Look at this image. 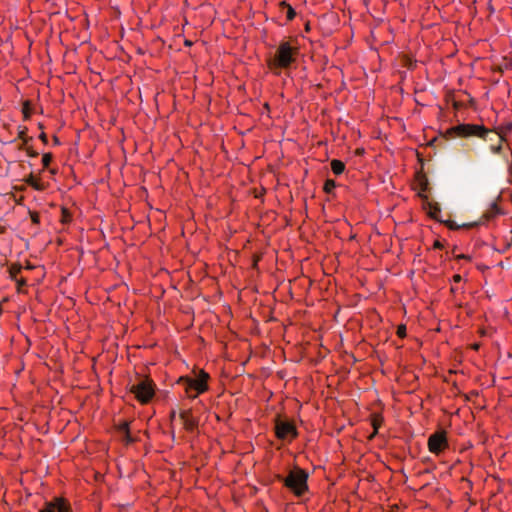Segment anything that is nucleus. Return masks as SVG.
<instances>
[{
	"mask_svg": "<svg viewBox=\"0 0 512 512\" xmlns=\"http://www.w3.org/2000/svg\"><path fill=\"white\" fill-rule=\"evenodd\" d=\"M208 378L209 375L204 371H200L196 378H182L188 396L196 398L199 394L205 392L208 388Z\"/></svg>",
	"mask_w": 512,
	"mask_h": 512,
	"instance_id": "obj_4",
	"label": "nucleus"
},
{
	"mask_svg": "<svg viewBox=\"0 0 512 512\" xmlns=\"http://www.w3.org/2000/svg\"><path fill=\"white\" fill-rule=\"evenodd\" d=\"M462 281V277L459 274H456L453 276V282L454 283H460Z\"/></svg>",
	"mask_w": 512,
	"mask_h": 512,
	"instance_id": "obj_18",
	"label": "nucleus"
},
{
	"mask_svg": "<svg viewBox=\"0 0 512 512\" xmlns=\"http://www.w3.org/2000/svg\"><path fill=\"white\" fill-rule=\"evenodd\" d=\"M276 436L279 439H293L297 436V430L294 424L288 421L277 420L275 423Z\"/></svg>",
	"mask_w": 512,
	"mask_h": 512,
	"instance_id": "obj_7",
	"label": "nucleus"
},
{
	"mask_svg": "<svg viewBox=\"0 0 512 512\" xmlns=\"http://www.w3.org/2000/svg\"><path fill=\"white\" fill-rule=\"evenodd\" d=\"M397 334L399 337H404L406 335V327L404 325H400L397 329Z\"/></svg>",
	"mask_w": 512,
	"mask_h": 512,
	"instance_id": "obj_15",
	"label": "nucleus"
},
{
	"mask_svg": "<svg viewBox=\"0 0 512 512\" xmlns=\"http://www.w3.org/2000/svg\"><path fill=\"white\" fill-rule=\"evenodd\" d=\"M30 184H31L33 187H35L36 189H40V187L38 186V184H37V183H35V182H30Z\"/></svg>",
	"mask_w": 512,
	"mask_h": 512,
	"instance_id": "obj_20",
	"label": "nucleus"
},
{
	"mask_svg": "<svg viewBox=\"0 0 512 512\" xmlns=\"http://www.w3.org/2000/svg\"><path fill=\"white\" fill-rule=\"evenodd\" d=\"M296 49L293 48L288 42H283L279 45L275 57L271 62L273 68H288L294 61Z\"/></svg>",
	"mask_w": 512,
	"mask_h": 512,
	"instance_id": "obj_2",
	"label": "nucleus"
},
{
	"mask_svg": "<svg viewBox=\"0 0 512 512\" xmlns=\"http://www.w3.org/2000/svg\"><path fill=\"white\" fill-rule=\"evenodd\" d=\"M18 283H19L20 285H23V284H25V281H24V280H21V281H18Z\"/></svg>",
	"mask_w": 512,
	"mask_h": 512,
	"instance_id": "obj_21",
	"label": "nucleus"
},
{
	"mask_svg": "<svg viewBox=\"0 0 512 512\" xmlns=\"http://www.w3.org/2000/svg\"><path fill=\"white\" fill-rule=\"evenodd\" d=\"M454 130L456 131V133L459 136H472V135H475V136H478V137H481V138H484V139H490L489 135L492 134V135L498 137L500 142H502L504 140V132H503V130H501V132H499V133H494L492 131H489V130L485 129L481 125L461 124V125L456 126L454 128Z\"/></svg>",
	"mask_w": 512,
	"mask_h": 512,
	"instance_id": "obj_3",
	"label": "nucleus"
},
{
	"mask_svg": "<svg viewBox=\"0 0 512 512\" xmlns=\"http://www.w3.org/2000/svg\"><path fill=\"white\" fill-rule=\"evenodd\" d=\"M130 390L137 400L143 404L148 403L155 393L154 384L149 379H142L138 383L133 384Z\"/></svg>",
	"mask_w": 512,
	"mask_h": 512,
	"instance_id": "obj_5",
	"label": "nucleus"
},
{
	"mask_svg": "<svg viewBox=\"0 0 512 512\" xmlns=\"http://www.w3.org/2000/svg\"><path fill=\"white\" fill-rule=\"evenodd\" d=\"M500 150H501V144L496 145V146H491V151L493 153H499Z\"/></svg>",
	"mask_w": 512,
	"mask_h": 512,
	"instance_id": "obj_17",
	"label": "nucleus"
},
{
	"mask_svg": "<svg viewBox=\"0 0 512 512\" xmlns=\"http://www.w3.org/2000/svg\"><path fill=\"white\" fill-rule=\"evenodd\" d=\"M180 419L186 430H193L197 426V420L190 411H182Z\"/></svg>",
	"mask_w": 512,
	"mask_h": 512,
	"instance_id": "obj_9",
	"label": "nucleus"
},
{
	"mask_svg": "<svg viewBox=\"0 0 512 512\" xmlns=\"http://www.w3.org/2000/svg\"><path fill=\"white\" fill-rule=\"evenodd\" d=\"M374 429H375V432H376L377 431L376 423H374Z\"/></svg>",
	"mask_w": 512,
	"mask_h": 512,
	"instance_id": "obj_22",
	"label": "nucleus"
},
{
	"mask_svg": "<svg viewBox=\"0 0 512 512\" xmlns=\"http://www.w3.org/2000/svg\"><path fill=\"white\" fill-rule=\"evenodd\" d=\"M308 474L302 469H295L290 471L288 476L285 478L284 484L290 489L296 496H302L307 486Z\"/></svg>",
	"mask_w": 512,
	"mask_h": 512,
	"instance_id": "obj_1",
	"label": "nucleus"
},
{
	"mask_svg": "<svg viewBox=\"0 0 512 512\" xmlns=\"http://www.w3.org/2000/svg\"><path fill=\"white\" fill-rule=\"evenodd\" d=\"M50 162H51V155L50 154L43 155V157H42L43 166L47 167L50 164Z\"/></svg>",
	"mask_w": 512,
	"mask_h": 512,
	"instance_id": "obj_14",
	"label": "nucleus"
},
{
	"mask_svg": "<svg viewBox=\"0 0 512 512\" xmlns=\"http://www.w3.org/2000/svg\"><path fill=\"white\" fill-rule=\"evenodd\" d=\"M506 130L507 131H511L512 130V123L507 124Z\"/></svg>",
	"mask_w": 512,
	"mask_h": 512,
	"instance_id": "obj_19",
	"label": "nucleus"
},
{
	"mask_svg": "<svg viewBox=\"0 0 512 512\" xmlns=\"http://www.w3.org/2000/svg\"><path fill=\"white\" fill-rule=\"evenodd\" d=\"M41 512H70V508L63 498H54L45 503Z\"/></svg>",
	"mask_w": 512,
	"mask_h": 512,
	"instance_id": "obj_8",
	"label": "nucleus"
},
{
	"mask_svg": "<svg viewBox=\"0 0 512 512\" xmlns=\"http://www.w3.org/2000/svg\"><path fill=\"white\" fill-rule=\"evenodd\" d=\"M335 187H336V184H335L334 180L328 179L324 183V190L327 193H331L335 189Z\"/></svg>",
	"mask_w": 512,
	"mask_h": 512,
	"instance_id": "obj_13",
	"label": "nucleus"
},
{
	"mask_svg": "<svg viewBox=\"0 0 512 512\" xmlns=\"http://www.w3.org/2000/svg\"><path fill=\"white\" fill-rule=\"evenodd\" d=\"M119 431L124 433V440L126 441V443L133 442V439H132V437L130 435V432H129V427H128V423L127 422H124L121 425H119Z\"/></svg>",
	"mask_w": 512,
	"mask_h": 512,
	"instance_id": "obj_11",
	"label": "nucleus"
},
{
	"mask_svg": "<svg viewBox=\"0 0 512 512\" xmlns=\"http://www.w3.org/2000/svg\"><path fill=\"white\" fill-rule=\"evenodd\" d=\"M499 213H500V209L498 208L497 204L492 203L490 209L486 212L485 215L487 218H492Z\"/></svg>",
	"mask_w": 512,
	"mask_h": 512,
	"instance_id": "obj_12",
	"label": "nucleus"
},
{
	"mask_svg": "<svg viewBox=\"0 0 512 512\" xmlns=\"http://www.w3.org/2000/svg\"><path fill=\"white\" fill-rule=\"evenodd\" d=\"M448 447L446 433L444 431L436 432L428 438V449L433 454H440Z\"/></svg>",
	"mask_w": 512,
	"mask_h": 512,
	"instance_id": "obj_6",
	"label": "nucleus"
},
{
	"mask_svg": "<svg viewBox=\"0 0 512 512\" xmlns=\"http://www.w3.org/2000/svg\"><path fill=\"white\" fill-rule=\"evenodd\" d=\"M344 169L345 165L342 161L337 159L331 161V170L333 171L334 174L340 175L341 173H343Z\"/></svg>",
	"mask_w": 512,
	"mask_h": 512,
	"instance_id": "obj_10",
	"label": "nucleus"
},
{
	"mask_svg": "<svg viewBox=\"0 0 512 512\" xmlns=\"http://www.w3.org/2000/svg\"><path fill=\"white\" fill-rule=\"evenodd\" d=\"M294 17H295V11L291 6L288 5L287 18L289 20H292Z\"/></svg>",
	"mask_w": 512,
	"mask_h": 512,
	"instance_id": "obj_16",
	"label": "nucleus"
}]
</instances>
